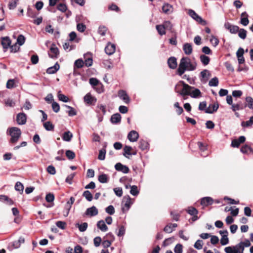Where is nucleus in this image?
I'll use <instances>...</instances> for the list:
<instances>
[{
  "mask_svg": "<svg viewBox=\"0 0 253 253\" xmlns=\"http://www.w3.org/2000/svg\"><path fill=\"white\" fill-rule=\"evenodd\" d=\"M196 67L195 62H191L188 57H182L177 70V74L181 76L186 70L192 71L196 69Z\"/></svg>",
  "mask_w": 253,
  "mask_h": 253,
  "instance_id": "1",
  "label": "nucleus"
},
{
  "mask_svg": "<svg viewBox=\"0 0 253 253\" xmlns=\"http://www.w3.org/2000/svg\"><path fill=\"white\" fill-rule=\"evenodd\" d=\"M179 94L183 96L190 95L192 98H198L201 96V92L198 88H194L189 85L183 83V88Z\"/></svg>",
  "mask_w": 253,
  "mask_h": 253,
  "instance_id": "2",
  "label": "nucleus"
},
{
  "mask_svg": "<svg viewBox=\"0 0 253 253\" xmlns=\"http://www.w3.org/2000/svg\"><path fill=\"white\" fill-rule=\"evenodd\" d=\"M7 133L11 136L10 142L15 144L19 140L21 135V131L17 127H11L8 129Z\"/></svg>",
  "mask_w": 253,
  "mask_h": 253,
  "instance_id": "3",
  "label": "nucleus"
},
{
  "mask_svg": "<svg viewBox=\"0 0 253 253\" xmlns=\"http://www.w3.org/2000/svg\"><path fill=\"white\" fill-rule=\"evenodd\" d=\"M188 15L196 21L198 23L201 24V25L205 26L207 24V21L202 18L198 15L194 10L192 9H189L188 11Z\"/></svg>",
  "mask_w": 253,
  "mask_h": 253,
  "instance_id": "4",
  "label": "nucleus"
},
{
  "mask_svg": "<svg viewBox=\"0 0 253 253\" xmlns=\"http://www.w3.org/2000/svg\"><path fill=\"white\" fill-rule=\"evenodd\" d=\"M49 56L53 59H56L59 55V50L55 44H52L48 53Z\"/></svg>",
  "mask_w": 253,
  "mask_h": 253,
  "instance_id": "5",
  "label": "nucleus"
},
{
  "mask_svg": "<svg viewBox=\"0 0 253 253\" xmlns=\"http://www.w3.org/2000/svg\"><path fill=\"white\" fill-rule=\"evenodd\" d=\"M224 26L226 29L228 30L230 33L233 34H237L239 31V27L238 26L232 25L228 22H225Z\"/></svg>",
  "mask_w": 253,
  "mask_h": 253,
  "instance_id": "6",
  "label": "nucleus"
},
{
  "mask_svg": "<svg viewBox=\"0 0 253 253\" xmlns=\"http://www.w3.org/2000/svg\"><path fill=\"white\" fill-rule=\"evenodd\" d=\"M124 200L125 201V203L124 206L122 207V210L123 212H125L128 211L131 205H132L133 202L129 196L124 197Z\"/></svg>",
  "mask_w": 253,
  "mask_h": 253,
  "instance_id": "7",
  "label": "nucleus"
},
{
  "mask_svg": "<svg viewBox=\"0 0 253 253\" xmlns=\"http://www.w3.org/2000/svg\"><path fill=\"white\" fill-rule=\"evenodd\" d=\"M84 102L88 105H94L97 99L91 95L90 93H87L84 97Z\"/></svg>",
  "mask_w": 253,
  "mask_h": 253,
  "instance_id": "8",
  "label": "nucleus"
},
{
  "mask_svg": "<svg viewBox=\"0 0 253 253\" xmlns=\"http://www.w3.org/2000/svg\"><path fill=\"white\" fill-rule=\"evenodd\" d=\"M16 122L19 125H23L26 123L27 115L24 113H20L17 115Z\"/></svg>",
  "mask_w": 253,
  "mask_h": 253,
  "instance_id": "9",
  "label": "nucleus"
},
{
  "mask_svg": "<svg viewBox=\"0 0 253 253\" xmlns=\"http://www.w3.org/2000/svg\"><path fill=\"white\" fill-rule=\"evenodd\" d=\"M115 168L116 170L122 171L124 173H127L129 171V168L125 165H123L120 163H118L115 165Z\"/></svg>",
  "mask_w": 253,
  "mask_h": 253,
  "instance_id": "10",
  "label": "nucleus"
},
{
  "mask_svg": "<svg viewBox=\"0 0 253 253\" xmlns=\"http://www.w3.org/2000/svg\"><path fill=\"white\" fill-rule=\"evenodd\" d=\"M118 96L120 99L123 100L125 103L126 104L129 103L130 98L126 91L124 90H119L118 92Z\"/></svg>",
  "mask_w": 253,
  "mask_h": 253,
  "instance_id": "11",
  "label": "nucleus"
},
{
  "mask_svg": "<svg viewBox=\"0 0 253 253\" xmlns=\"http://www.w3.org/2000/svg\"><path fill=\"white\" fill-rule=\"evenodd\" d=\"M116 50V46L114 44L109 42L105 48V51L108 55L113 54Z\"/></svg>",
  "mask_w": 253,
  "mask_h": 253,
  "instance_id": "12",
  "label": "nucleus"
},
{
  "mask_svg": "<svg viewBox=\"0 0 253 253\" xmlns=\"http://www.w3.org/2000/svg\"><path fill=\"white\" fill-rule=\"evenodd\" d=\"M247 105L244 104L242 102L239 101L237 104H233L231 106V109L235 112L238 110H243L246 108Z\"/></svg>",
  "mask_w": 253,
  "mask_h": 253,
  "instance_id": "13",
  "label": "nucleus"
},
{
  "mask_svg": "<svg viewBox=\"0 0 253 253\" xmlns=\"http://www.w3.org/2000/svg\"><path fill=\"white\" fill-rule=\"evenodd\" d=\"M218 107L219 106L217 103L211 104L209 105V107H207L206 110V113L208 114H212L217 110Z\"/></svg>",
  "mask_w": 253,
  "mask_h": 253,
  "instance_id": "14",
  "label": "nucleus"
},
{
  "mask_svg": "<svg viewBox=\"0 0 253 253\" xmlns=\"http://www.w3.org/2000/svg\"><path fill=\"white\" fill-rule=\"evenodd\" d=\"M173 6L168 3H165L162 6V11L165 14H169L173 12Z\"/></svg>",
  "mask_w": 253,
  "mask_h": 253,
  "instance_id": "15",
  "label": "nucleus"
},
{
  "mask_svg": "<svg viewBox=\"0 0 253 253\" xmlns=\"http://www.w3.org/2000/svg\"><path fill=\"white\" fill-rule=\"evenodd\" d=\"M0 201L9 206L14 204V201L11 198L4 195H0Z\"/></svg>",
  "mask_w": 253,
  "mask_h": 253,
  "instance_id": "16",
  "label": "nucleus"
},
{
  "mask_svg": "<svg viewBox=\"0 0 253 253\" xmlns=\"http://www.w3.org/2000/svg\"><path fill=\"white\" fill-rule=\"evenodd\" d=\"M98 213V212L97 208L94 206H92L91 208L86 209L85 214L86 215L93 216L96 215Z\"/></svg>",
  "mask_w": 253,
  "mask_h": 253,
  "instance_id": "17",
  "label": "nucleus"
},
{
  "mask_svg": "<svg viewBox=\"0 0 253 253\" xmlns=\"http://www.w3.org/2000/svg\"><path fill=\"white\" fill-rule=\"evenodd\" d=\"M139 137L138 133L135 130H131L127 135V138L131 142H135Z\"/></svg>",
  "mask_w": 253,
  "mask_h": 253,
  "instance_id": "18",
  "label": "nucleus"
},
{
  "mask_svg": "<svg viewBox=\"0 0 253 253\" xmlns=\"http://www.w3.org/2000/svg\"><path fill=\"white\" fill-rule=\"evenodd\" d=\"M249 23L248 14L246 12H243L241 15L240 23L243 26H247Z\"/></svg>",
  "mask_w": 253,
  "mask_h": 253,
  "instance_id": "19",
  "label": "nucleus"
},
{
  "mask_svg": "<svg viewBox=\"0 0 253 253\" xmlns=\"http://www.w3.org/2000/svg\"><path fill=\"white\" fill-rule=\"evenodd\" d=\"M213 203V199L210 197H206L201 199V204L203 206L211 205Z\"/></svg>",
  "mask_w": 253,
  "mask_h": 253,
  "instance_id": "20",
  "label": "nucleus"
},
{
  "mask_svg": "<svg viewBox=\"0 0 253 253\" xmlns=\"http://www.w3.org/2000/svg\"><path fill=\"white\" fill-rule=\"evenodd\" d=\"M168 64L171 69H175L177 67L176 58L174 57H170L168 60Z\"/></svg>",
  "mask_w": 253,
  "mask_h": 253,
  "instance_id": "21",
  "label": "nucleus"
},
{
  "mask_svg": "<svg viewBox=\"0 0 253 253\" xmlns=\"http://www.w3.org/2000/svg\"><path fill=\"white\" fill-rule=\"evenodd\" d=\"M183 50L186 55H190L192 53L193 48L191 43H185L183 45Z\"/></svg>",
  "mask_w": 253,
  "mask_h": 253,
  "instance_id": "22",
  "label": "nucleus"
},
{
  "mask_svg": "<svg viewBox=\"0 0 253 253\" xmlns=\"http://www.w3.org/2000/svg\"><path fill=\"white\" fill-rule=\"evenodd\" d=\"M97 227L102 232H106L108 229V227L105 223V221L103 220H99L97 222Z\"/></svg>",
  "mask_w": 253,
  "mask_h": 253,
  "instance_id": "23",
  "label": "nucleus"
},
{
  "mask_svg": "<svg viewBox=\"0 0 253 253\" xmlns=\"http://www.w3.org/2000/svg\"><path fill=\"white\" fill-rule=\"evenodd\" d=\"M60 68L59 64L56 62L55 65L53 66L49 67L46 70V73L49 74H52L56 73Z\"/></svg>",
  "mask_w": 253,
  "mask_h": 253,
  "instance_id": "24",
  "label": "nucleus"
},
{
  "mask_svg": "<svg viewBox=\"0 0 253 253\" xmlns=\"http://www.w3.org/2000/svg\"><path fill=\"white\" fill-rule=\"evenodd\" d=\"M11 43V41L9 37H6L2 38L1 40V44L4 49H7Z\"/></svg>",
  "mask_w": 253,
  "mask_h": 253,
  "instance_id": "25",
  "label": "nucleus"
},
{
  "mask_svg": "<svg viewBox=\"0 0 253 253\" xmlns=\"http://www.w3.org/2000/svg\"><path fill=\"white\" fill-rule=\"evenodd\" d=\"M73 137V134L70 131H65L62 135V139L65 141L69 142Z\"/></svg>",
  "mask_w": 253,
  "mask_h": 253,
  "instance_id": "26",
  "label": "nucleus"
},
{
  "mask_svg": "<svg viewBox=\"0 0 253 253\" xmlns=\"http://www.w3.org/2000/svg\"><path fill=\"white\" fill-rule=\"evenodd\" d=\"M121 116L119 113L113 115L111 118V122L113 124H117L121 122Z\"/></svg>",
  "mask_w": 253,
  "mask_h": 253,
  "instance_id": "27",
  "label": "nucleus"
},
{
  "mask_svg": "<svg viewBox=\"0 0 253 253\" xmlns=\"http://www.w3.org/2000/svg\"><path fill=\"white\" fill-rule=\"evenodd\" d=\"M98 181L101 183H106L109 180V177L106 174H101L98 176Z\"/></svg>",
  "mask_w": 253,
  "mask_h": 253,
  "instance_id": "28",
  "label": "nucleus"
},
{
  "mask_svg": "<svg viewBox=\"0 0 253 253\" xmlns=\"http://www.w3.org/2000/svg\"><path fill=\"white\" fill-rule=\"evenodd\" d=\"M200 58L201 62L204 66H206L209 64L210 58L208 56L204 54H202L200 56Z\"/></svg>",
  "mask_w": 253,
  "mask_h": 253,
  "instance_id": "29",
  "label": "nucleus"
},
{
  "mask_svg": "<svg viewBox=\"0 0 253 253\" xmlns=\"http://www.w3.org/2000/svg\"><path fill=\"white\" fill-rule=\"evenodd\" d=\"M237 33H238V36L242 40H245L247 37V31L244 29L239 28Z\"/></svg>",
  "mask_w": 253,
  "mask_h": 253,
  "instance_id": "30",
  "label": "nucleus"
},
{
  "mask_svg": "<svg viewBox=\"0 0 253 253\" xmlns=\"http://www.w3.org/2000/svg\"><path fill=\"white\" fill-rule=\"evenodd\" d=\"M85 60L84 61V65L86 67H89L92 64V59L90 56L88 55H84Z\"/></svg>",
  "mask_w": 253,
  "mask_h": 253,
  "instance_id": "31",
  "label": "nucleus"
},
{
  "mask_svg": "<svg viewBox=\"0 0 253 253\" xmlns=\"http://www.w3.org/2000/svg\"><path fill=\"white\" fill-rule=\"evenodd\" d=\"M200 76L203 79H208L211 77V73L208 70H204L200 73Z\"/></svg>",
  "mask_w": 253,
  "mask_h": 253,
  "instance_id": "32",
  "label": "nucleus"
},
{
  "mask_svg": "<svg viewBox=\"0 0 253 253\" xmlns=\"http://www.w3.org/2000/svg\"><path fill=\"white\" fill-rule=\"evenodd\" d=\"M84 65V61L82 59H78L75 61L74 65V68H81Z\"/></svg>",
  "mask_w": 253,
  "mask_h": 253,
  "instance_id": "33",
  "label": "nucleus"
},
{
  "mask_svg": "<svg viewBox=\"0 0 253 253\" xmlns=\"http://www.w3.org/2000/svg\"><path fill=\"white\" fill-rule=\"evenodd\" d=\"M130 193L132 195L136 196L138 195L139 192V190H138L137 186H136V185L130 186Z\"/></svg>",
  "mask_w": 253,
  "mask_h": 253,
  "instance_id": "34",
  "label": "nucleus"
},
{
  "mask_svg": "<svg viewBox=\"0 0 253 253\" xmlns=\"http://www.w3.org/2000/svg\"><path fill=\"white\" fill-rule=\"evenodd\" d=\"M17 80H7L6 83V87L7 88H12L16 86Z\"/></svg>",
  "mask_w": 253,
  "mask_h": 253,
  "instance_id": "35",
  "label": "nucleus"
},
{
  "mask_svg": "<svg viewBox=\"0 0 253 253\" xmlns=\"http://www.w3.org/2000/svg\"><path fill=\"white\" fill-rule=\"evenodd\" d=\"M139 147L142 150H146L148 147V143L144 140H140Z\"/></svg>",
  "mask_w": 253,
  "mask_h": 253,
  "instance_id": "36",
  "label": "nucleus"
},
{
  "mask_svg": "<svg viewBox=\"0 0 253 253\" xmlns=\"http://www.w3.org/2000/svg\"><path fill=\"white\" fill-rule=\"evenodd\" d=\"M156 29L158 33L162 36L166 34L165 28L163 25H158L156 26Z\"/></svg>",
  "mask_w": 253,
  "mask_h": 253,
  "instance_id": "37",
  "label": "nucleus"
},
{
  "mask_svg": "<svg viewBox=\"0 0 253 253\" xmlns=\"http://www.w3.org/2000/svg\"><path fill=\"white\" fill-rule=\"evenodd\" d=\"M83 196L89 202L92 201L93 199L92 195L88 190L84 191Z\"/></svg>",
  "mask_w": 253,
  "mask_h": 253,
  "instance_id": "38",
  "label": "nucleus"
},
{
  "mask_svg": "<svg viewBox=\"0 0 253 253\" xmlns=\"http://www.w3.org/2000/svg\"><path fill=\"white\" fill-rule=\"evenodd\" d=\"M43 126L46 130L51 131L54 129V125L50 122H46L43 124Z\"/></svg>",
  "mask_w": 253,
  "mask_h": 253,
  "instance_id": "39",
  "label": "nucleus"
},
{
  "mask_svg": "<svg viewBox=\"0 0 253 253\" xmlns=\"http://www.w3.org/2000/svg\"><path fill=\"white\" fill-rule=\"evenodd\" d=\"M76 226L78 227L79 230L81 232H84L86 230L88 224L86 222H84L81 224L78 223L76 224Z\"/></svg>",
  "mask_w": 253,
  "mask_h": 253,
  "instance_id": "40",
  "label": "nucleus"
},
{
  "mask_svg": "<svg viewBox=\"0 0 253 253\" xmlns=\"http://www.w3.org/2000/svg\"><path fill=\"white\" fill-rule=\"evenodd\" d=\"M253 124V116L250 117L249 121L246 122H243L242 123V126L244 127H248L252 126Z\"/></svg>",
  "mask_w": 253,
  "mask_h": 253,
  "instance_id": "41",
  "label": "nucleus"
},
{
  "mask_svg": "<svg viewBox=\"0 0 253 253\" xmlns=\"http://www.w3.org/2000/svg\"><path fill=\"white\" fill-rule=\"evenodd\" d=\"M105 155L106 149L105 148H103L101 149L99 152L98 159L100 160H104L105 158Z\"/></svg>",
  "mask_w": 253,
  "mask_h": 253,
  "instance_id": "42",
  "label": "nucleus"
},
{
  "mask_svg": "<svg viewBox=\"0 0 253 253\" xmlns=\"http://www.w3.org/2000/svg\"><path fill=\"white\" fill-rule=\"evenodd\" d=\"M234 249L235 252H237V253H239L240 250L243 252L244 250V246L243 245V243L241 242L234 246Z\"/></svg>",
  "mask_w": 253,
  "mask_h": 253,
  "instance_id": "43",
  "label": "nucleus"
},
{
  "mask_svg": "<svg viewBox=\"0 0 253 253\" xmlns=\"http://www.w3.org/2000/svg\"><path fill=\"white\" fill-rule=\"evenodd\" d=\"M186 211L189 214L191 215H196L198 213V211L193 207H189Z\"/></svg>",
  "mask_w": 253,
  "mask_h": 253,
  "instance_id": "44",
  "label": "nucleus"
},
{
  "mask_svg": "<svg viewBox=\"0 0 253 253\" xmlns=\"http://www.w3.org/2000/svg\"><path fill=\"white\" fill-rule=\"evenodd\" d=\"M66 156L68 159L72 160L75 158V154L73 151L69 150L66 151Z\"/></svg>",
  "mask_w": 253,
  "mask_h": 253,
  "instance_id": "45",
  "label": "nucleus"
},
{
  "mask_svg": "<svg viewBox=\"0 0 253 253\" xmlns=\"http://www.w3.org/2000/svg\"><path fill=\"white\" fill-rule=\"evenodd\" d=\"M246 101L247 103V106L250 109H253V99L250 97H247L246 98Z\"/></svg>",
  "mask_w": 253,
  "mask_h": 253,
  "instance_id": "46",
  "label": "nucleus"
},
{
  "mask_svg": "<svg viewBox=\"0 0 253 253\" xmlns=\"http://www.w3.org/2000/svg\"><path fill=\"white\" fill-rule=\"evenodd\" d=\"M65 106L69 109V110L68 112V115L69 116H74L77 114L75 110L73 107L68 106L67 105H65Z\"/></svg>",
  "mask_w": 253,
  "mask_h": 253,
  "instance_id": "47",
  "label": "nucleus"
},
{
  "mask_svg": "<svg viewBox=\"0 0 253 253\" xmlns=\"http://www.w3.org/2000/svg\"><path fill=\"white\" fill-rule=\"evenodd\" d=\"M25 41V38L24 36L22 35H20L18 36L17 39V43H18L19 45H23Z\"/></svg>",
  "mask_w": 253,
  "mask_h": 253,
  "instance_id": "48",
  "label": "nucleus"
},
{
  "mask_svg": "<svg viewBox=\"0 0 253 253\" xmlns=\"http://www.w3.org/2000/svg\"><path fill=\"white\" fill-rule=\"evenodd\" d=\"M105 211L110 215H113L115 213V209L113 206L110 205L106 208Z\"/></svg>",
  "mask_w": 253,
  "mask_h": 253,
  "instance_id": "49",
  "label": "nucleus"
},
{
  "mask_svg": "<svg viewBox=\"0 0 253 253\" xmlns=\"http://www.w3.org/2000/svg\"><path fill=\"white\" fill-rule=\"evenodd\" d=\"M15 189L16 191L23 192L24 186L20 182H17L15 185Z\"/></svg>",
  "mask_w": 253,
  "mask_h": 253,
  "instance_id": "50",
  "label": "nucleus"
},
{
  "mask_svg": "<svg viewBox=\"0 0 253 253\" xmlns=\"http://www.w3.org/2000/svg\"><path fill=\"white\" fill-rule=\"evenodd\" d=\"M52 108L54 112L57 113L59 111L60 106L56 102L53 101L52 103Z\"/></svg>",
  "mask_w": 253,
  "mask_h": 253,
  "instance_id": "51",
  "label": "nucleus"
},
{
  "mask_svg": "<svg viewBox=\"0 0 253 253\" xmlns=\"http://www.w3.org/2000/svg\"><path fill=\"white\" fill-rule=\"evenodd\" d=\"M131 150H132L131 147H130L129 146H125V147L124 148V153L123 154L124 156H125V157H126V154L128 155H131V154L130 153V151Z\"/></svg>",
  "mask_w": 253,
  "mask_h": 253,
  "instance_id": "52",
  "label": "nucleus"
},
{
  "mask_svg": "<svg viewBox=\"0 0 253 253\" xmlns=\"http://www.w3.org/2000/svg\"><path fill=\"white\" fill-rule=\"evenodd\" d=\"M207 102L206 101H203L200 103L198 107V109L200 111H204L206 113L207 109Z\"/></svg>",
  "mask_w": 253,
  "mask_h": 253,
  "instance_id": "53",
  "label": "nucleus"
},
{
  "mask_svg": "<svg viewBox=\"0 0 253 253\" xmlns=\"http://www.w3.org/2000/svg\"><path fill=\"white\" fill-rule=\"evenodd\" d=\"M194 247L197 250H201L203 247V241L201 240H198L195 243Z\"/></svg>",
  "mask_w": 253,
  "mask_h": 253,
  "instance_id": "54",
  "label": "nucleus"
},
{
  "mask_svg": "<svg viewBox=\"0 0 253 253\" xmlns=\"http://www.w3.org/2000/svg\"><path fill=\"white\" fill-rule=\"evenodd\" d=\"M220 243L222 245L224 246L229 243V239L228 236H222L220 239Z\"/></svg>",
  "mask_w": 253,
  "mask_h": 253,
  "instance_id": "55",
  "label": "nucleus"
},
{
  "mask_svg": "<svg viewBox=\"0 0 253 253\" xmlns=\"http://www.w3.org/2000/svg\"><path fill=\"white\" fill-rule=\"evenodd\" d=\"M58 97L60 101H62L64 102H67L69 100V99L67 96L64 94H60L59 92L58 93Z\"/></svg>",
  "mask_w": 253,
  "mask_h": 253,
  "instance_id": "56",
  "label": "nucleus"
},
{
  "mask_svg": "<svg viewBox=\"0 0 253 253\" xmlns=\"http://www.w3.org/2000/svg\"><path fill=\"white\" fill-rule=\"evenodd\" d=\"M182 245L180 244H177L174 249L175 253H182Z\"/></svg>",
  "mask_w": 253,
  "mask_h": 253,
  "instance_id": "57",
  "label": "nucleus"
},
{
  "mask_svg": "<svg viewBox=\"0 0 253 253\" xmlns=\"http://www.w3.org/2000/svg\"><path fill=\"white\" fill-rule=\"evenodd\" d=\"M56 225L61 229H65L66 226V223L64 221H58L56 222Z\"/></svg>",
  "mask_w": 253,
  "mask_h": 253,
  "instance_id": "58",
  "label": "nucleus"
},
{
  "mask_svg": "<svg viewBox=\"0 0 253 253\" xmlns=\"http://www.w3.org/2000/svg\"><path fill=\"white\" fill-rule=\"evenodd\" d=\"M18 0H11L8 3V8L9 9H14L17 6V3Z\"/></svg>",
  "mask_w": 253,
  "mask_h": 253,
  "instance_id": "59",
  "label": "nucleus"
},
{
  "mask_svg": "<svg viewBox=\"0 0 253 253\" xmlns=\"http://www.w3.org/2000/svg\"><path fill=\"white\" fill-rule=\"evenodd\" d=\"M211 43L214 46H216L218 44L219 40L217 38H215L214 36H212L210 40Z\"/></svg>",
  "mask_w": 253,
  "mask_h": 253,
  "instance_id": "60",
  "label": "nucleus"
},
{
  "mask_svg": "<svg viewBox=\"0 0 253 253\" xmlns=\"http://www.w3.org/2000/svg\"><path fill=\"white\" fill-rule=\"evenodd\" d=\"M86 26L83 23H79L77 25V29L80 32H83L85 31Z\"/></svg>",
  "mask_w": 253,
  "mask_h": 253,
  "instance_id": "61",
  "label": "nucleus"
},
{
  "mask_svg": "<svg viewBox=\"0 0 253 253\" xmlns=\"http://www.w3.org/2000/svg\"><path fill=\"white\" fill-rule=\"evenodd\" d=\"M101 241L102 240L100 237L97 236L94 238L93 239L94 246L96 247H99L101 244Z\"/></svg>",
  "mask_w": 253,
  "mask_h": 253,
  "instance_id": "62",
  "label": "nucleus"
},
{
  "mask_svg": "<svg viewBox=\"0 0 253 253\" xmlns=\"http://www.w3.org/2000/svg\"><path fill=\"white\" fill-rule=\"evenodd\" d=\"M113 190H114L115 194L117 196L120 197L122 196L123 190H122V188H120V187L115 188H114Z\"/></svg>",
  "mask_w": 253,
  "mask_h": 253,
  "instance_id": "63",
  "label": "nucleus"
},
{
  "mask_svg": "<svg viewBox=\"0 0 253 253\" xmlns=\"http://www.w3.org/2000/svg\"><path fill=\"white\" fill-rule=\"evenodd\" d=\"M94 89L99 93H101L104 91L103 86L101 83H99L97 86H95Z\"/></svg>",
  "mask_w": 253,
  "mask_h": 253,
  "instance_id": "64",
  "label": "nucleus"
}]
</instances>
